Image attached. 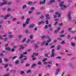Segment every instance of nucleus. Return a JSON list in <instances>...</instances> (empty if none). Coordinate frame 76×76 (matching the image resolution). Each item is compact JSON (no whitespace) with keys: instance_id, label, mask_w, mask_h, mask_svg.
<instances>
[{"instance_id":"nucleus-55","label":"nucleus","mask_w":76,"mask_h":76,"mask_svg":"<svg viewBox=\"0 0 76 76\" xmlns=\"http://www.w3.org/2000/svg\"><path fill=\"white\" fill-rule=\"evenodd\" d=\"M18 37L20 38H22V35H20L18 36Z\"/></svg>"},{"instance_id":"nucleus-42","label":"nucleus","mask_w":76,"mask_h":76,"mask_svg":"<svg viewBox=\"0 0 76 76\" xmlns=\"http://www.w3.org/2000/svg\"><path fill=\"white\" fill-rule=\"evenodd\" d=\"M7 39H8L7 38H6L4 39V41L5 42L7 41Z\"/></svg>"},{"instance_id":"nucleus-15","label":"nucleus","mask_w":76,"mask_h":76,"mask_svg":"<svg viewBox=\"0 0 76 76\" xmlns=\"http://www.w3.org/2000/svg\"><path fill=\"white\" fill-rule=\"evenodd\" d=\"M30 20V19L29 18H28L27 20L26 21V24H28V23H29V21Z\"/></svg>"},{"instance_id":"nucleus-51","label":"nucleus","mask_w":76,"mask_h":76,"mask_svg":"<svg viewBox=\"0 0 76 76\" xmlns=\"http://www.w3.org/2000/svg\"><path fill=\"white\" fill-rule=\"evenodd\" d=\"M48 67H49V68H50L51 67V66L50 65H48Z\"/></svg>"},{"instance_id":"nucleus-50","label":"nucleus","mask_w":76,"mask_h":76,"mask_svg":"<svg viewBox=\"0 0 76 76\" xmlns=\"http://www.w3.org/2000/svg\"><path fill=\"white\" fill-rule=\"evenodd\" d=\"M61 44H65V42H64V41H63L61 42Z\"/></svg>"},{"instance_id":"nucleus-5","label":"nucleus","mask_w":76,"mask_h":76,"mask_svg":"<svg viewBox=\"0 0 76 76\" xmlns=\"http://www.w3.org/2000/svg\"><path fill=\"white\" fill-rule=\"evenodd\" d=\"M71 12H68V19L70 20L72 19V17H71Z\"/></svg>"},{"instance_id":"nucleus-57","label":"nucleus","mask_w":76,"mask_h":76,"mask_svg":"<svg viewBox=\"0 0 76 76\" xmlns=\"http://www.w3.org/2000/svg\"><path fill=\"white\" fill-rule=\"evenodd\" d=\"M48 26L46 25L45 26V29H47V27H48Z\"/></svg>"},{"instance_id":"nucleus-21","label":"nucleus","mask_w":76,"mask_h":76,"mask_svg":"<svg viewBox=\"0 0 76 76\" xmlns=\"http://www.w3.org/2000/svg\"><path fill=\"white\" fill-rule=\"evenodd\" d=\"M5 50H7V51H9L10 50V48L9 47L6 48Z\"/></svg>"},{"instance_id":"nucleus-11","label":"nucleus","mask_w":76,"mask_h":76,"mask_svg":"<svg viewBox=\"0 0 76 76\" xmlns=\"http://www.w3.org/2000/svg\"><path fill=\"white\" fill-rule=\"evenodd\" d=\"M44 23V21H42L41 22H40L38 23V24L39 25H41V24H43V23Z\"/></svg>"},{"instance_id":"nucleus-34","label":"nucleus","mask_w":76,"mask_h":76,"mask_svg":"<svg viewBox=\"0 0 76 76\" xmlns=\"http://www.w3.org/2000/svg\"><path fill=\"white\" fill-rule=\"evenodd\" d=\"M4 61H6V62H7L8 61V59L7 58H5L4 59Z\"/></svg>"},{"instance_id":"nucleus-20","label":"nucleus","mask_w":76,"mask_h":76,"mask_svg":"<svg viewBox=\"0 0 76 76\" xmlns=\"http://www.w3.org/2000/svg\"><path fill=\"white\" fill-rule=\"evenodd\" d=\"M32 57H33V58H32L33 60H36V58H34V55H32Z\"/></svg>"},{"instance_id":"nucleus-40","label":"nucleus","mask_w":76,"mask_h":76,"mask_svg":"<svg viewBox=\"0 0 76 76\" xmlns=\"http://www.w3.org/2000/svg\"><path fill=\"white\" fill-rule=\"evenodd\" d=\"M24 73V71H21L20 73V74H21V75H23V74Z\"/></svg>"},{"instance_id":"nucleus-64","label":"nucleus","mask_w":76,"mask_h":76,"mask_svg":"<svg viewBox=\"0 0 76 76\" xmlns=\"http://www.w3.org/2000/svg\"><path fill=\"white\" fill-rule=\"evenodd\" d=\"M32 35H31V36H30V39H32Z\"/></svg>"},{"instance_id":"nucleus-58","label":"nucleus","mask_w":76,"mask_h":76,"mask_svg":"<svg viewBox=\"0 0 76 76\" xmlns=\"http://www.w3.org/2000/svg\"><path fill=\"white\" fill-rule=\"evenodd\" d=\"M0 39H3L2 38V36H0Z\"/></svg>"},{"instance_id":"nucleus-37","label":"nucleus","mask_w":76,"mask_h":76,"mask_svg":"<svg viewBox=\"0 0 76 76\" xmlns=\"http://www.w3.org/2000/svg\"><path fill=\"white\" fill-rule=\"evenodd\" d=\"M56 58L57 59H61V57L60 56L57 57H56Z\"/></svg>"},{"instance_id":"nucleus-52","label":"nucleus","mask_w":76,"mask_h":76,"mask_svg":"<svg viewBox=\"0 0 76 76\" xmlns=\"http://www.w3.org/2000/svg\"><path fill=\"white\" fill-rule=\"evenodd\" d=\"M35 48L36 49H37L38 48V46L37 45H35Z\"/></svg>"},{"instance_id":"nucleus-41","label":"nucleus","mask_w":76,"mask_h":76,"mask_svg":"<svg viewBox=\"0 0 76 76\" xmlns=\"http://www.w3.org/2000/svg\"><path fill=\"white\" fill-rule=\"evenodd\" d=\"M9 75H10V74H9V73H8L6 75H4L3 76H9Z\"/></svg>"},{"instance_id":"nucleus-33","label":"nucleus","mask_w":76,"mask_h":76,"mask_svg":"<svg viewBox=\"0 0 76 76\" xmlns=\"http://www.w3.org/2000/svg\"><path fill=\"white\" fill-rule=\"evenodd\" d=\"M13 37V35H10L9 36V37L10 38H12Z\"/></svg>"},{"instance_id":"nucleus-27","label":"nucleus","mask_w":76,"mask_h":76,"mask_svg":"<svg viewBox=\"0 0 76 76\" xmlns=\"http://www.w3.org/2000/svg\"><path fill=\"white\" fill-rule=\"evenodd\" d=\"M35 65H36V64H33L31 66V68H34L35 67Z\"/></svg>"},{"instance_id":"nucleus-29","label":"nucleus","mask_w":76,"mask_h":76,"mask_svg":"<svg viewBox=\"0 0 76 76\" xmlns=\"http://www.w3.org/2000/svg\"><path fill=\"white\" fill-rule=\"evenodd\" d=\"M19 61L17 60L15 61V63L16 64H19Z\"/></svg>"},{"instance_id":"nucleus-3","label":"nucleus","mask_w":76,"mask_h":76,"mask_svg":"<svg viewBox=\"0 0 76 76\" xmlns=\"http://www.w3.org/2000/svg\"><path fill=\"white\" fill-rule=\"evenodd\" d=\"M47 38L49 39L46 42L45 44V45L46 46H47L48 45V43H49V42H50L51 41V38L50 37L48 36Z\"/></svg>"},{"instance_id":"nucleus-8","label":"nucleus","mask_w":76,"mask_h":76,"mask_svg":"<svg viewBox=\"0 0 76 76\" xmlns=\"http://www.w3.org/2000/svg\"><path fill=\"white\" fill-rule=\"evenodd\" d=\"M10 16H11V15L10 14H8L4 17V19H6L7 18L10 17Z\"/></svg>"},{"instance_id":"nucleus-49","label":"nucleus","mask_w":76,"mask_h":76,"mask_svg":"<svg viewBox=\"0 0 76 76\" xmlns=\"http://www.w3.org/2000/svg\"><path fill=\"white\" fill-rule=\"evenodd\" d=\"M21 63H24V61L23 60H22L21 61Z\"/></svg>"},{"instance_id":"nucleus-24","label":"nucleus","mask_w":76,"mask_h":76,"mask_svg":"<svg viewBox=\"0 0 76 76\" xmlns=\"http://www.w3.org/2000/svg\"><path fill=\"white\" fill-rule=\"evenodd\" d=\"M8 67V64H6L4 65V67L5 68H7Z\"/></svg>"},{"instance_id":"nucleus-17","label":"nucleus","mask_w":76,"mask_h":76,"mask_svg":"<svg viewBox=\"0 0 76 76\" xmlns=\"http://www.w3.org/2000/svg\"><path fill=\"white\" fill-rule=\"evenodd\" d=\"M45 16H46V19H49V17H48V16H49V15H48V14H46V15H45Z\"/></svg>"},{"instance_id":"nucleus-48","label":"nucleus","mask_w":76,"mask_h":76,"mask_svg":"<svg viewBox=\"0 0 76 76\" xmlns=\"http://www.w3.org/2000/svg\"><path fill=\"white\" fill-rule=\"evenodd\" d=\"M64 32V30H62V31L61 32V34H63Z\"/></svg>"},{"instance_id":"nucleus-6","label":"nucleus","mask_w":76,"mask_h":76,"mask_svg":"<svg viewBox=\"0 0 76 76\" xmlns=\"http://www.w3.org/2000/svg\"><path fill=\"white\" fill-rule=\"evenodd\" d=\"M60 70V69L59 68H58L56 69V72L55 73V75H56V76H57Z\"/></svg>"},{"instance_id":"nucleus-4","label":"nucleus","mask_w":76,"mask_h":76,"mask_svg":"<svg viewBox=\"0 0 76 76\" xmlns=\"http://www.w3.org/2000/svg\"><path fill=\"white\" fill-rule=\"evenodd\" d=\"M57 15L58 16V18H60V17L61 16V14L59 13L58 12H56L55 13V15H53L54 18H57Z\"/></svg>"},{"instance_id":"nucleus-22","label":"nucleus","mask_w":76,"mask_h":76,"mask_svg":"<svg viewBox=\"0 0 76 76\" xmlns=\"http://www.w3.org/2000/svg\"><path fill=\"white\" fill-rule=\"evenodd\" d=\"M37 64L39 65H41V64H42V63L41 61H39L38 62Z\"/></svg>"},{"instance_id":"nucleus-61","label":"nucleus","mask_w":76,"mask_h":76,"mask_svg":"<svg viewBox=\"0 0 76 76\" xmlns=\"http://www.w3.org/2000/svg\"><path fill=\"white\" fill-rule=\"evenodd\" d=\"M3 22V20H1L0 21V24H1V23H2Z\"/></svg>"},{"instance_id":"nucleus-1","label":"nucleus","mask_w":76,"mask_h":76,"mask_svg":"<svg viewBox=\"0 0 76 76\" xmlns=\"http://www.w3.org/2000/svg\"><path fill=\"white\" fill-rule=\"evenodd\" d=\"M12 4V2H7V1H3V2L1 3L0 2V6H3V5H4V4Z\"/></svg>"},{"instance_id":"nucleus-35","label":"nucleus","mask_w":76,"mask_h":76,"mask_svg":"<svg viewBox=\"0 0 76 76\" xmlns=\"http://www.w3.org/2000/svg\"><path fill=\"white\" fill-rule=\"evenodd\" d=\"M33 55H34H34H35L36 56H37L38 55V53H34Z\"/></svg>"},{"instance_id":"nucleus-43","label":"nucleus","mask_w":76,"mask_h":76,"mask_svg":"<svg viewBox=\"0 0 76 76\" xmlns=\"http://www.w3.org/2000/svg\"><path fill=\"white\" fill-rule=\"evenodd\" d=\"M20 47L21 49H24V47H23L22 45L20 46Z\"/></svg>"},{"instance_id":"nucleus-36","label":"nucleus","mask_w":76,"mask_h":76,"mask_svg":"<svg viewBox=\"0 0 76 76\" xmlns=\"http://www.w3.org/2000/svg\"><path fill=\"white\" fill-rule=\"evenodd\" d=\"M34 9H35V8H34V7H32L30 8V10H33Z\"/></svg>"},{"instance_id":"nucleus-16","label":"nucleus","mask_w":76,"mask_h":76,"mask_svg":"<svg viewBox=\"0 0 76 76\" xmlns=\"http://www.w3.org/2000/svg\"><path fill=\"white\" fill-rule=\"evenodd\" d=\"M60 29V27H58L57 30H55V33H57V32L59 31V30Z\"/></svg>"},{"instance_id":"nucleus-54","label":"nucleus","mask_w":76,"mask_h":76,"mask_svg":"<svg viewBox=\"0 0 76 76\" xmlns=\"http://www.w3.org/2000/svg\"><path fill=\"white\" fill-rule=\"evenodd\" d=\"M72 55V54H68L67 55V56H71Z\"/></svg>"},{"instance_id":"nucleus-31","label":"nucleus","mask_w":76,"mask_h":76,"mask_svg":"<svg viewBox=\"0 0 76 76\" xmlns=\"http://www.w3.org/2000/svg\"><path fill=\"white\" fill-rule=\"evenodd\" d=\"M26 23H23V26L24 28H25V26H26Z\"/></svg>"},{"instance_id":"nucleus-32","label":"nucleus","mask_w":76,"mask_h":76,"mask_svg":"<svg viewBox=\"0 0 76 76\" xmlns=\"http://www.w3.org/2000/svg\"><path fill=\"white\" fill-rule=\"evenodd\" d=\"M30 66V65H29V64H26L25 66L26 67H28V66Z\"/></svg>"},{"instance_id":"nucleus-62","label":"nucleus","mask_w":76,"mask_h":76,"mask_svg":"<svg viewBox=\"0 0 76 76\" xmlns=\"http://www.w3.org/2000/svg\"><path fill=\"white\" fill-rule=\"evenodd\" d=\"M28 4H32V2H29L28 3Z\"/></svg>"},{"instance_id":"nucleus-26","label":"nucleus","mask_w":76,"mask_h":76,"mask_svg":"<svg viewBox=\"0 0 76 76\" xmlns=\"http://www.w3.org/2000/svg\"><path fill=\"white\" fill-rule=\"evenodd\" d=\"M20 56L19 57V58H20V59H21V58H22V57H23V54H21L20 55Z\"/></svg>"},{"instance_id":"nucleus-23","label":"nucleus","mask_w":76,"mask_h":76,"mask_svg":"<svg viewBox=\"0 0 76 76\" xmlns=\"http://www.w3.org/2000/svg\"><path fill=\"white\" fill-rule=\"evenodd\" d=\"M72 28H68L67 30L68 31H71V30H72Z\"/></svg>"},{"instance_id":"nucleus-39","label":"nucleus","mask_w":76,"mask_h":76,"mask_svg":"<svg viewBox=\"0 0 76 76\" xmlns=\"http://www.w3.org/2000/svg\"><path fill=\"white\" fill-rule=\"evenodd\" d=\"M25 41H26V39L24 38V39L23 40V41H22V42H25Z\"/></svg>"},{"instance_id":"nucleus-45","label":"nucleus","mask_w":76,"mask_h":76,"mask_svg":"<svg viewBox=\"0 0 76 76\" xmlns=\"http://www.w3.org/2000/svg\"><path fill=\"white\" fill-rule=\"evenodd\" d=\"M40 19H43V18H44V17L43 15H41L40 16Z\"/></svg>"},{"instance_id":"nucleus-9","label":"nucleus","mask_w":76,"mask_h":76,"mask_svg":"<svg viewBox=\"0 0 76 76\" xmlns=\"http://www.w3.org/2000/svg\"><path fill=\"white\" fill-rule=\"evenodd\" d=\"M58 19H56L55 20V21L56 22L54 23V25H56L58 23V22H57V21H58Z\"/></svg>"},{"instance_id":"nucleus-44","label":"nucleus","mask_w":76,"mask_h":76,"mask_svg":"<svg viewBox=\"0 0 76 76\" xmlns=\"http://www.w3.org/2000/svg\"><path fill=\"white\" fill-rule=\"evenodd\" d=\"M17 56H14L13 57H12V59H15V58H16L17 57Z\"/></svg>"},{"instance_id":"nucleus-13","label":"nucleus","mask_w":76,"mask_h":76,"mask_svg":"<svg viewBox=\"0 0 76 76\" xmlns=\"http://www.w3.org/2000/svg\"><path fill=\"white\" fill-rule=\"evenodd\" d=\"M55 2V0H50L49 1V4H51L53 3H54Z\"/></svg>"},{"instance_id":"nucleus-63","label":"nucleus","mask_w":76,"mask_h":76,"mask_svg":"<svg viewBox=\"0 0 76 76\" xmlns=\"http://www.w3.org/2000/svg\"><path fill=\"white\" fill-rule=\"evenodd\" d=\"M65 72H63L62 73V75H61V76H63L64 75Z\"/></svg>"},{"instance_id":"nucleus-10","label":"nucleus","mask_w":76,"mask_h":76,"mask_svg":"<svg viewBox=\"0 0 76 76\" xmlns=\"http://www.w3.org/2000/svg\"><path fill=\"white\" fill-rule=\"evenodd\" d=\"M34 26H35V25L33 24H32L30 25L29 28H34Z\"/></svg>"},{"instance_id":"nucleus-19","label":"nucleus","mask_w":76,"mask_h":76,"mask_svg":"<svg viewBox=\"0 0 76 76\" xmlns=\"http://www.w3.org/2000/svg\"><path fill=\"white\" fill-rule=\"evenodd\" d=\"M61 46L60 45H58L57 46V50H58L60 49V48L61 47Z\"/></svg>"},{"instance_id":"nucleus-18","label":"nucleus","mask_w":76,"mask_h":76,"mask_svg":"<svg viewBox=\"0 0 76 76\" xmlns=\"http://www.w3.org/2000/svg\"><path fill=\"white\" fill-rule=\"evenodd\" d=\"M27 6L26 5H24L23 6L22 8L23 9H25L26 7Z\"/></svg>"},{"instance_id":"nucleus-53","label":"nucleus","mask_w":76,"mask_h":76,"mask_svg":"<svg viewBox=\"0 0 76 76\" xmlns=\"http://www.w3.org/2000/svg\"><path fill=\"white\" fill-rule=\"evenodd\" d=\"M11 50L12 52H13V51H15V49L13 48L12 49H11Z\"/></svg>"},{"instance_id":"nucleus-7","label":"nucleus","mask_w":76,"mask_h":76,"mask_svg":"<svg viewBox=\"0 0 76 76\" xmlns=\"http://www.w3.org/2000/svg\"><path fill=\"white\" fill-rule=\"evenodd\" d=\"M54 49H53L51 51L52 54L50 56L51 57H54V56H55V53H54Z\"/></svg>"},{"instance_id":"nucleus-38","label":"nucleus","mask_w":76,"mask_h":76,"mask_svg":"<svg viewBox=\"0 0 76 76\" xmlns=\"http://www.w3.org/2000/svg\"><path fill=\"white\" fill-rule=\"evenodd\" d=\"M26 59H27V57L26 56H24V57L23 60H26Z\"/></svg>"},{"instance_id":"nucleus-30","label":"nucleus","mask_w":76,"mask_h":76,"mask_svg":"<svg viewBox=\"0 0 76 76\" xmlns=\"http://www.w3.org/2000/svg\"><path fill=\"white\" fill-rule=\"evenodd\" d=\"M71 45H72V46H75V44L74 43L71 42Z\"/></svg>"},{"instance_id":"nucleus-12","label":"nucleus","mask_w":76,"mask_h":76,"mask_svg":"<svg viewBox=\"0 0 76 76\" xmlns=\"http://www.w3.org/2000/svg\"><path fill=\"white\" fill-rule=\"evenodd\" d=\"M49 37V36H42V38L43 39H44L45 38H47V39H48V37Z\"/></svg>"},{"instance_id":"nucleus-60","label":"nucleus","mask_w":76,"mask_h":76,"mask_svg":"<svg viewBox=\"0 0 76 76\" xmlns=\"http://www.w3.org/2000/svg\"><path fill=\"white\" fill-rule=\"evenodd\" d=\"M30 72H31V70H29L27 71V73H30Z\"/></svg>"},{"instance_id":"nucleus-14","label":"nucleus","mask_w":76,"mask_h":76,"mask_svg":"<svg viewBox=\"0 0 76 76\" xmlns=\"http://www.w3.org/2000/svg\"><path fill=\"white\" fill-rule=\"evenodd\" d=\"M45 1H40L39 3L40 4H45Z\"/></svg>"},{"instance_id":"nucleus-28","label":"nucleus","mask_w":76,"mask_h":76,"mask_svg":"<svg viewBox=\"0 0 76 76\" xmlns=\"http://www.w3.org/2000/svg\"><path fill=\"white\" fill-rule=\"evenodd\" d=\"M69 32L70 33H71V34H74L75 32V31H69Z\"/></svg>"},{"instance_id":"nucleus-47","label":"nucleus","mask_w":76,"mask_h":76,"mask_svg":"<svg viewBox=\"0 0 76 76\" xmlns=\"http://www.w3.org/2000/svg\"><path fill=\"white\" fill-rule=\"evenodd\" d=\"M65 35H61L60 36V37H64Z\"/></svg>"},{"instance_id":"nucleus-46","label":"nucleus","mask_w":76,"mask_h":76,"mask_svg":"<svg viewBox=\"0 0 76 76\" xmlns=\"http://www.w3.org/2000/svg\"><path fill=\"white\" fill-rule=\"evenodd\" d=\"M16 18H14L13 19V21H16Z\"/></svg>"},{"instance_id":"nucleus-25","label":"nucleus","mask_w":76,"mask_h":76,"mask_svg":"<svg viewBox=\"0 0 76 76\" xmlns=\"http://www.w3.org/2000/svg\"><path fill=\"white\" fill-rule=\"evenodd\" d=\"M72 65V63H68L67 64V66H69V67H70V66H71Z\"/></svg>"},{"instance_id":"nucleus-56","label":"nucleus","mask_w":76,"mask_h":76,"mask_svg":"<svg viewBox=\"0 0 76 76\" xmlns=\"http://www.w3.org/2000/svg\"><path fill=\"white\" fill-rule=\"evenodd\" d=\"M48 64H51V61H49L48 62Z\"/></svg>"},{"instance_id":"nucleus-59","label":"nucleus","mask_w":76,"mask_h":76,"mask_svg":"<svg viewBox=\"0 0 76 76\" xmlns=\"http://www.w3.org/2000/svg\"><path fill=\"white\" fill-rule=\"evenodd\" d=\"M46 60H47V58H45V59H44L42 61H46Z\"/></svg>"},{"instance_id":"nucleus-2","label":"nucleus","mask_w":76,"mask_h":76,"mask_svg":"<svg viewBox=\"0 0 76 76\" xmlns=\"http://www.w3.org/2000/svg\"><path fill=\"white\" fill-rule=\"evenodd\" d=\"M64 1H61L59 3V5L61 6L62 9H66L67 8V6L65 5H64Z\"/></svg>"}]
</instances>
